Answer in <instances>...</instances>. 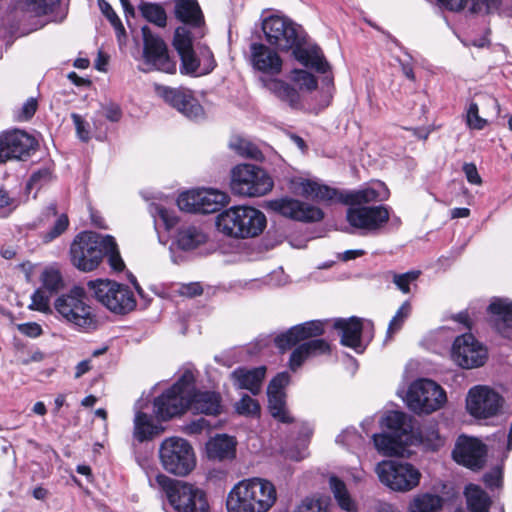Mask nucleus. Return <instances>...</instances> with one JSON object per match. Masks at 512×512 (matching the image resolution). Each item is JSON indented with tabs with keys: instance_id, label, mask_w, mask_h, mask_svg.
<instances>
[{
	"instance_id": "nucleus-1",
	"label": "nucleus",
	"mask_w": 512,
	"mask_h": 512,
	"mask_svg": "<svg viewBox=\"0 0 512 512\" xmlns=\"http://www.w3.org/2000/svg\"><path fill=\"white\" fill-rule=\"evenodd\" d=\"M296 193L309 199L329 201L339 200L348 205L349 224H382L390 220L386 206H365L370 202L384 201L389 197V189L382 182H376L359 190L338 192L326 185L312 180H301L295 185Z\"/></svg>"
},
{
	"instance_id": "nucleus-2",
	"label": "nucleus",
	"mask_w": 512,
	"mask_h": 512,
	"mask_svg": "<svg viewBox=\"0 0 512 512\" xmlns=\"http://www.w3.org/2000/svg\"><path fill=\"white\" fill-rule=\"evenodd\" d=\"M262 30L267 42L282 51L293 49L294 57L304 66L326 74L330 65L317 46L301 48V38L296 25L287 17L271 15L262 22Z\"/></svg>"
},
{
	"instance_id": "nucleus-3",
	"label": "nucleus",
	"mask_w": 512,
	"mask_h": 512,
	"mask_svg": "<svg viewBox=\"0 0 512 512\" xmlns=\"http://www.w3.org/2000/svg\"><path fill=\"white\" fill-rule=\"evenodd\" d=\"M277 501L275 485L268 479L251 477L237 482L227 495L228 512H268Z\"/></svg>"
},
{
	"instance_id": "nucleus-4",
	"label": "nucleus",
	"mask_w": 512,
	"mask_h": 512,
	"mask_svg": "<svg viewBox=\"0 0 512 512\" xmlns=\"http://www.w3.org/2000/svg\"><path fill=\"white\" fill-rule=\"evenodd\" d=\"M56 318L79 332L89 333L98 327L94 308L89 303L85 288L75 285L60 294L53 303Z\"/></svg>"
},
{
	"instance_id": "nucleus-5",
	"label": "nucleus",
	"mask_w": 512,
	"mask_h": 512,
	"mask_svg": "<svg viewBox=\"0 0 512 512\" xmlns=\"http://www.w3.org/2000/svg\"><path fill=\"white\" fill-rule=\"evenodd\" d=\"M111 247L112 236L92 231L81 232L70 245V261L79 271L91 272L98 268Z\"/></svg>"
},
{
	"instance_id": "nucleus-6",
	"label": "nucleus",
	"mask_w": 512,
	"mask_h": 512,
	"mask_svg": "<svg viewBox=\"0 0 512 512\" xmlns=\"http://www.w3.org/2000/svg\"><path fill=\"white\" fill-rule=\"evenodd\" d=\"M173 45L181 59V74L197 77L209 74L215 68L211 50L207 46L194 49L190 32L185 26L176 29Z\"/></svg>"
},
{
	"instance_id": "nucleus-7",
	"label": "nucleus",
	"mask_w": 512,
	"mask_h": 512,
	"mask_svg": "<svg viewBox=\"0 0 512 512\" xmlns=\"http://www.w3.org/2000/svg\"><path fill=\"white\" fill-rule=\"evenodd\" d=\"M155 482L177 512H209L206 494L202 489L161 473L156 475Z\"/></svg>"
},
{
	"instance_id": "nucleus-8",
	"label": "nucleus",
	"mask_w": 512,
	"mask_h": 512,
	"mask_svg": "<svg viewBox=\"0 0 512 512\" xmlns=\"http://www.w3.org/2000/svg\"><path fill=\"white\" fill-rule=\"evenodd\" d=\"M93 297L111 313L126 315L136 307V299L131 289L124 284L109 279H96L87 283Z\"/></svg>"
},
{
	"instance_id": "nucleus-9",
	"label": "nucleus",
	"mask_w": 512,
	"mask_h": 512,
	"mask_svg": "<svg viewBox=\"0 0 512 512\" xmlns=\"http://www.w3.org/2000/svg\"><path fill=\"white\" fill-rule=\"evenodd\" d=\"M194 383L193 372L186 370L176 383L154 400L156 416L166 421L188 410V396Z\"/></svg>"
},
{
	"instance_id": "nucleus-10",
	"label": "nucleus",
	"mask_w": 512,
	"mask_h": 512,
	"mask_svg": "<svg viewBox=\"0 0 512 512\" xmlns=\"http://www.w3.org/2000/svg\"><path fill=\"white\" fill-rule=\"evenodd\" d=\"M162 467L176 476L188 475L196 466V456L191 444L180 437L165 439L159 448Z\"/></svg>"
},
{
	"instance_id": "nucleus-11",
	"label": "nucleus",
	"mask_w": 512,
	"mask_h": 512,
	"mask_svg": "<svg viewBox=\"0 0 512 512\" xmlns=\"http://www.w3.org/2000/svg\"><path fill=\"white\" fill-rule=\"evenodd\" d=\"M447 397L444 389L430 379H418L409 386L405 402L416 414H430L443 407Z\"/></svg>"
},
{
	"instance_id": "nucleus-12",
	"label": "nucleus",
	"mask_w": 512,
	"mask_h": 512,
	"mask_svg": "<svg viewBox=\"0 0 512 512\" xmlns=\"http://www.w3.org/2000/svg\"><path fill=\"white\" fill-rule=\"evenodd\" d=\"M272 188V179L258 166L240 164L231 172V189L235 194L259 197L267 194Z\"/></svg>"
},
{
	"instance_id": "nucleus-13",
	"label": "nucleus",
	"mask_w": 512,
	"mask_h": 512,
	"mask_svg": "<svg viewBox=\"0 0 512 512\" xmlns=\"http://www.w3.org/2000/svg\"><path fill=\"white\" fill-rule=\"evenodd\" d=\"M227 193L214 188H196L180 193L176 204L180 211L189 214H212L229 203Z\"/></svg>"
},
{
	"instance_id": "nucleus-14",
	"label": "nucleus",
	"mask_w": 512,
	"mask_h": 512,
	"mask_svg": "<svg viewBox=\"0 0 512 512\" xmlns=\"http://www.w3.org/2000/svg\"><path fill=\"white\" fill-rule=\"evenodd\" d=\"M381 483L396 492H408L416 488L421 479L420 471L412 464L399 460H386L376 467Z\"/></svg>"
},
{
	"instance_id": "nucleus-15",
	"label": "nucleus",
	"mask_w": 512,
	"mask_h": 512,
	"mask_svg": "<svg viewBox=\"0 0 512 512\" xmlns=\"http://www.w3.org/2000/svg\"><path fill=\"white\" fill-rule=\"evenodd\" d=\"M155 231L161 244L167 245L171 239L170 250H192L209 239L203 226H155Z\"/></svg>"
},
{
	"instance_id": "nucleus-16",
	"label": "nucleus",
	"mask_w": 512,
	"mask_h": 512,
	"mask_svg": "<svg viewBox=\"0 0 512 512\" xmlns=\"http://www.w3.org/2000/svg\"><path fill=\"white\" fill-rule=\"evenodd\" d=\"M144 48L143 59L146 68L144 72L157 70L164 73L174 74L177 66L176 62L170 58L165 42L158 36L151 33L149 27L142 28Z\"/></svg>"
},
{
	"instance_id": "nucleus-17",
	"label": "nucleus",
	"mask_w": 512,
	"mask_h": 512,
	"mask_svg": "<svg viewBox=\"0 0 512 512\" xmlns=\"http://www.w3.org/2000/svg\"><path fill=\"white\" fill-rule=\"evenodd\" d=\"M451 357L458 366L472 369L485 363L487 350L472 334H463L454 340Z\"/></svg>"
},
{
	"instance_id": "nucleus-18",
	"label": "nucleus",
	"mask_w": 512,
	"mask_h": 512,
	"mask_svg": "<svg viewBox=\"0 0 512 512\" xmlns=\"http://www.w3.org/2000/svg\"><path fill=\"white\" fill-rule=\"evenodd\" d=\"M502 397L487 386H475L468 392L466 407L475 418L495 416L501 409Z\"/></svg>"
},
{
	"instance_id": "nucleus-19",
	"label": "nucleus",
	"mask_w": 512,
	"mask_h": 512,
	"mask_svg": "<svg viewBox=\"0 0 512 512\" xmlns=\"http://www.w3.org/2000/svg\"><path fill=\"white\" fill-rule=\"evenodd\" d=\"M37 141L25 131L15 129L0 135V162L23 159L35 151Z\"/></svg>"
},
{
	"instance_id": "nucleus-20",
	"label": "nucleus",
	"mask_w": 512,
	"mask_h": 512,
	"mask_svg": "<svg viewBox=\"0 0 512 512\" xmlns=\"http://www.w3.org/2000/svg\"><path fill=\"white\" fill-rule=\"evenodd\" d=\"M333 327L341 332V344L352 348L357 353H362L366 348V344L363 343V334L369 332V340L373 336L372 322L363 321L358 317L338 318L334 321Z\"/></svg>"
},
{
	"instance_id": "nucleus-21",
	"label": "nucleus",
	"mask_w": 512,
	"mask_h": 512,
	"mask_svg": "<svg viewBox=\"0 0 512 512\" xmlns=\"http://www.w3.org/2000/svg\"><path fill=\"white\" fill-rule=\"evenodd\" d=\"M270 210L288 219L300 222H318L323 219L321 209L296 199L282 198L267 203Z\"/></svg>"
},
{
	"instance_id": "nucleus-22",
	"label": "nucleus",
	"mask_w": 512,
	"mask_h": 512,
	"mask_svg": "<svg viewBox=\"0 0 512 512\" xmlns=\"http://www.w3.org/2000/svg\"><path fill=\"white\" fill-rule=\"evenodd\" d=\"M156 91L165 102L176 108L186 117L198 119L203 116V108L195 99L191 90L157 86Z\"/></svg>"
},
{
	"instance_id": "nucleus-23",
	"label": "nucleus",
	"mask_w": 512,
	"mask_h": 512,
	"mask_svg": "<svg viewBox=\"0 0 512 512\" xmlns=\"http://www.w3.org/2000/svg\"><path fill=\"white\" fill-rule=\"evenodd\" d=\"M290 381L287 372L278 373L267 387L268 408L273 418L282 423H291L293 418L286 409L285 387Z\"/></svg>"
},
{
	"instance_id": "nucleus-24",
	"label": "nucleus",
	"mask_w": 512,
	"mask_h": 512,
	"mask_svg": "<svg viewBox=\"0 0 512 512\" xmlns=\"http://www.w3.org/2000/svg\"><path fill=\"white\" fill-rule=\"evenodd\" d=\"M453 459L472 470L480 469L485 460V446L476 438L460 436L452 452Z\"/></svg>"
},
{
	"instance_id": "nucleus-25",
	"label": "nucleus",
	"mask_w": 512,
	"mask_h": 512,
	"mask_svg": "<svg viewBox=\"0 0 512 512\" xmlns=\"http://www.w3.org/2000/svg\"><path fill=\"white\" fill-rule=\"evenodd\" d=\"M325 321L312 320L291 327L274 338L275 345L282 351L291 348L308 338L317 337L324 332Z\"/></svg>"
},
{
	"instance_id": "nucleus-26",
	"label": "nucleus",
	"mask_w": 512,
	"mask_h": 512,
	"mask_svg": "<svg viewBox=\"0 0 512 512\" xmlns=\"http://www.w3.org/2000/svg\"><path fill=\"white\" fill-rule=\"evenodd\" d=\"M188 410L195 414L217 416L222 412V397L216 391L191 388L188 396Z\"/></svg>"
},
{
	"instance_id": "nucleus-27",
	"label": "nucleus",
	"mask_w": 512,
	"mask_h": 512,
	"mask_svg": "<svg viewBox=\"0 0 512 512\" xmlns=\"http://www.w3.org/2000/svg\"><path fill=\"white\" fill-rule=\"evenodd\" d=\"M250 50L251 62L255 69L270 75L281 72L282 59L277 52L261 43L251 44Z\"/></svg>"
},
{
	"instance_id": "nucleus-28",
	"label": "nucleus",
	"mask_w": 512,
	"mask_h": 512,
	"mask_svg": "<svg viewBox=\"0 0 512 512\" xmlns=\"http://www.w3.org/2000/svg\"><path fill=\"white\" fill-rule=\"evenodd\" d=\"M216 224H266V217L254 207L233 206L217 215Z\"/></svg>"
},
{
	"instance_id": "nucleus-29",
	"label": "nucleus",
	"mask_w": 512,
	"mask_h": 512,
	"mask_svg": "<svg viewBox=\"0 0 512 512\" xmlns=\"http://www.w3.org/2000/svg\"><path fill=\"white\" fill-rule=\"evenodd\" d=\"M265 375V366H259L251 369L239 367L230 374V378L236 388L246 389L253 395H257L261 391Z\"/></svg>"
},
{
	"instance_id": "nucleus-30",
	"label": "nucleus",
	"mask_w": 512,
	"mask_h": 512,
	"mask_svg": "<svg viewBox=\"0 0 512 512\" xmlns=\"http://www.w3.org/2000/svg\"><path fill=\"white\" fill-rule=\"evenodd\" d=\"M488 311L495 329L508 337L512 328V302L507 299H495L488 306Z\"/></svg>"
},
{
	"instance_id": "nucleus-31",
	"label": "nucleus",
	"mask_w": 512,
	"mask_h": 512,
	"mask_svg": "<svg viewBox=\"0 0 512 512\" xmlns=\"http://www.w3.org/2000/svg\"><path fill=\"white\" fill-rule=\"evenodd\" d=\"M330 352V346L324 339L307 341L296 347L290 355L289 367L297 370L306 359Z\"/></svg>"
},
{
	"instance_id": "nucleus-32",
	"label": "nucleus",
	"mask_w": 512,
	"mask_h": 512,
	"mask_svg": "<svg viewBox=\"0 0 512 512\" xmlns=\"http://www.w3.org/2000/svg\"><path fill=\"white\" fill-rule=\"evenodd\" d=\"M175 15L181 22L195 28H201L204 17L196 0H176Z\"/></svg>"
},
{
	"instance_id": "nucleus-33",
	"label": "nucleus",
	"mask_w": 512,
	"mask_h": 512,
	"mask_svg": "<svg viewBox=\"0 0 512 512\" xmlns=\"http://www.w3.org/2000/svg\"><path fill=\"white\" fill-rule=\"evenodd\" d=\"M374 446L377 451L385 456H402L407 440L391 433L373 435Z\"/></svg>"
},
{
	"instance_id": "nucleus-34",
	"label": "nucleus",
	"mask_w": 512,
	"mask_h": 512,
	"mask_svg": "<svg viewBox=\"0 0 512 512\" xmlns=\"http://www.w3.org/2000/svg\"><path fill=\"white\" fill-rule=\"evenodd\" d=\"M206 450L211 459H230L235 455V441L230 436L217 435L208 441Z\"/></svg>"
},
{
	"instance_id": "nucleus-35",
	"label": "nucleus",
	"mask_w": 512,
	"mask_h": 512,
	"mask_svg": "<svg viewBox=\"0 0 512 512\" xmlns=\"http://www.w3.org/2000/svg\"><path fill=\"white\" fill-rule=\"evenodd\" d=\"M381 426L383 429H387L389 433L408 441L411 426L405 413L399 411L388 412L382 418Z\"/></svg>"
},
{
	"instance_id": "nucleus-36",
	"label": "nucleus",
	"mask_w": 512,
	"mask_h": 512,
	"mask_svg": "<svg viewBox=\"0 0 512 512\" xmlns=\"http://www.w3.org/2000/svg\"><path fill=\"white\" fill-rule=\"evenodd\" d=\"M265 87L277 96L281 101L288 103L291 107H298L300 95L296 89L284 81L272 79L265 81Z\"/></svg>"
},
{
	"instance_id": "nucleus-37",
	"label": "nucleus",
	"mask_w": 512,
	"mask_h": 512,
	"mask_svg": "<svg viewBox=\"0 0 512 512\" xmlns=\"http://www.w3.org/2000/svg\"><path fill=\"white\" fill-rule=\"evenodd\" d=\"M300 228L292 232L288 237V242L292 247L304 248L309 240L324 237L327 235L325 226H297Z\"/></svg>"
},
{
	"instance_id": "nucleus-38",
	"label": "nucleus",
	"mask_w": 512,
	"mask_h": 512,
	"mask_svg": "<svg viewBox=\"0 0 512 512\" xmlns=\"http://www.w3.org/2000/svg\"><path fill=\"white\" fill-rule=\"evenodd\" d=\"M444 500L441 496L432 493L416 495L409 505V512H440Z\"/></svg>"
},
{
	"instance_id": "nucleus-39",
	"label": "nucleus",
	"mask_w": 512,
	"mask_h": 512,
	"mask_svg": "<svg viewBox=\"0 0 512 512\" xmlns=\"http://www.w3.org/2000/svg\"><path fill=\"white\" fill-rule=\"evenodd\" d=\"M468 509L471 512H489L491 500L487 493L478 485L469 484L465 488Z\"/></svg>"
},
{
	"instance_id": "nucleus-40",
	"label": "nucleus",
	"mask_w": 512,
	"mask_h": 512,
	"mask_svg": "<svg viewBox=\"0 0 512 512\" xmlns=\"http://www.w3.org/2000/svg\"><path fill=\"white\" fill-rule=\"evenodd\" d=\"M314 432L312 425L308 423L301 424L299 429V436L297 438V446L289 448L285 451V456L294 461H300L308 455V444Z\"/></svg>"
},
{
	"instance_id": "nucleus-41",
	"label": "nucleus",
	"mask_w": 512,
	"mask_h": 512,
	"mask_svg": "<svg viewBox=\"0 0 512 512\" xmlns=\"http://www.w3.org/2000/svg\"><path fill=\"white\" fill-rule=\"evenodd\" d=\"M162 429L153 423V420L146 413H136L134 419V436L140 441L151 439L160 434Z\"/></svg>"
},
{
	"instance_id": "nucleus-42",
	"label": "nucleus",
	"mask_w": 512,
	"mask_h": 512,
	"mask_svg": "<svg viewBox=\"0 0 512 512\" xmlns=\"http://www.w3.org/2000/svg\"><path fill=\"white\" fill-rule=\"evenodd\" d=\"M329 485L334 498L342 509L349 512L356 509V503L351 498L346 485L342 480L336 476H331L329 479Z\"/></svg>"
},
{
	"instance_id": "nucleus-43",
	"label": "nucleus",
	"mask_w": 512,
	"mask_h": 512,
	"mask_svg": "<svg viewBox=\"0 0 512 512\" xmlns=\"http://www.w3.org/2000/svg\"><path fill=\"white\" fill-rule=\"evenodd\" d=\"M336 443L345 447L352 453H358L364 448V437L352 427L344 429L337 437Z\"/></svg>"
},
{
	"instance_id": "nucleus-44",
	"label": "nucleus",
	"mask_w": 512,
	"mask_h": 512,
	"mask_svg": "<svg viewBox=\"0 0 512 512\" xmlns=\"http://www.w3.org/2000/svg\"><path fill=\"white\" fill-rule=\"evenodd\" d=\"M265 226H216L217 232L223 237L245 239L256 237L263 232Z\"/></svg>"
},
{
	"instance_id": "nucleus-45",
	"label": "nucleus",
	"mask_w": 512,
	"mask_h": 512,
	"mask_svg": "<svg viewBox=\"0 0 512 512\" xmlns=\"http://www.w3.org/2000/svg\"><path fill=\"white\" fill-rule=\"evenodd\" d=\"M418 434L421 443L431 450H436L444 444V440L439 434L438 427L434 423H429L421 427Z\"/></svg>"
},
{
	"instance_id": "nucleus-46",
	"label": "nucleus",
	"mask_w": 512,
	"mask_h": 512,
	"mask_svg": "<svg viewBox=\"0 0 512 512\" xmlns=\"http://www.w3.org/2000/svg\"><path fill=\"white\" fill-rule=\"evenodd\" d=\"M60 0H22V9L33 16L46 15L53 11Z\"/></svg>"
},
{
	"instance_id": "nucleus-47",
	"label": "nucleus",
	"mask_w": 512,
	"mask_h": 512,
	"mask_svg": "<svg viewBox=\"0 0 512 512\" xmlns=\"http://www.w3.org/2000/svg\"><path fill=\"white\" fill-rule=\"evenodd\" d=\"M139 10L147 21L159 27L166 25L167 16L162 6L154 3H142L139 6Z\"/></svg>"
},
{
	"instance_id": "nucleus-48",
	"label": "nucleus",
	"mask_w": 512,
	"mask_h": 512,
	"mask_svg": "<svg viewBox=\"0 0 512 512\" xmlns=\"http://www.w3.org/2000/svg\"><path fill=\"white\" fill-rule=\"evenodd\" d=\"M503 8V0H471L469 10L480 15L499 14Z\"/></svg>"
},
{
	"instance_id": "nucleus-49",
	"label": "nucleus",
	"mask_w": 512,
	"mask_h": 512,
	"mask_svg": "<svg viewBox=\"0 0 512 512\" xmlns=\"http://www.w3.org/2000/svg\"><path fill=\"white\" fill-rule=\"evenodd\" d=\"M411 314V304L408 301H405L400 308L397 310L396 314L391 319L388 329H387V338H391L393 334L398 332L406 319Z\"/></svg>"
},
{
	"instance_id": "nucleus-50",
	"label": "nucleus",
	"mask_w": 512,
	"mask_h": 512,
	"mask_svg": "<svg viewBox=\"0 0 512 512\" xmlns=\"http://www.w3.org/2000/svg\"><path fill=\"white\" fill-rule=\"evenodd\" d=\"M149 212L153 216L155 222L161 221L163 224H176L180 221L175 210L165 208L160 204L152 203L149 207Z\"/></svg>"
},
{
	"instance_id": "nucleus-51",
	"label": "nucleus",
	"mask_w": 512,
	"mask_h": 512,
	"mask_svg": "<svg viewBox=\"0 0 512 512\" xmlns=\"http://www.w3.org/2000/svg\"><path fill=\"white\" fill-rule=\"evenodd\" d=\"M230 147L243 157L258 159L261 156V152L255 145L241 138L232 140Z\"/></svg>"
},
{
	"instance_id": "nucleus-52",
	"label": "nucleus",
	"mask_w": 512,
	"mask_h": 512,
	"mask_svg": "<svg viewBox=\"0 0 512 512\" xmlns=\"http://www.w3.org/2000/svg\"><path fill=\"white\" fill-rule=\"evenodd\" d=\"M235 411L243 416H257L260 412L259 403L249 395H243L234 405Z\"/></svg>"
},
{
	"instance_id": "nucleus-53",
	"label": "nucleus",
	"mask_w": 512,
	"mask_h": 512,
	"mask_svg": "<svg viewBox=\"0 0 512 512\" xmlns=\"http://www.w3.org/2000/svg\"><path fill=\"white\" fill-rule=\"evenodd\" d=\"M291 80L299 86L301 90L312 91L317 87L315 77L305 70L292 71Z\"/></svg>"
},
{
	"instance_id": "nucleus-54",
	"label": "nucleus",
	"mask_w": 512,
	"mask_h": 512,
	"mask_svg": "<svg viewBox=\"0 0 512 512\" xmlns=\"http://www.w3.org/2000/svg\"><path fill=\"white\" fill-rule=\"evenodd\" d=\"M42 284L49 292L58 291L62 286V276L60 272L54 268H47L41 276Z\"/></svg>"
},
{
	"instance_id": "nucleus-55",
	"label": "nucleus",
	"mask_w": 512,
	"mask_h": 512,
	"mask_svg": "<svg viewBox=\"0 0 512 512\" xmlns=\"http://www.w3.org/2000/svg\"><path fill=\"white\" fill-rule=\"evenodd\" d=\"M419 276L420 271L418 270L408 271L403 274H394L393 283L401 292L407 294L410 292V284L415 282Z\"/></svg>"
},
{
	"instance_id": "nucleus-56",
	"label": "nucleus",
	"mask_w": 512,
	"mask_h": 512,
	"mask_svg": "<svg viewBox=\"0 0 512 512\" xmlns=\"http://www.w3.org/2000/svg\"><path fill=\"white\" fill-rule=\"evenodd\" d=\"M98 5H99L101 12L105 15V17L109 20L111 25L115 28L118 36L120 34H124V32H125L124 26L122 25L120 18L115 13V11L111 7V5L105 0H98Z\"/></svg>"
},
{
	"instance_id": "nucleus-57",
	"label": "nucleus",
	"mask_w": 512,
	"mask_h": 512,
	"mask_svg": "<svg viewBox=\"0 0 512 512\" xmlns=\"http://www.w3.org/2000/svg\"><path fill=\"white\" fill-rule=\"evenodd\" d=\"M294 512H327V505L319 498H305Z\"/></svg>"
},
{
	"instance_id": "nucleus-58",
	"label": "nucleus",
	"mask_w": 512,
	"mask_h": 512,
	"mask_svg": "<svg viewBox=\"0 0 512 512\" xmlns=\"http://www.w3.org/2000/svg\"><path fill=\"white\" fill-rule=\"evenodd\" d=\"M30 307L43 313L51 312L49 296L44 289H38L33 293Z\"/></svg>"
},
{
	"instance_id": "nucleus-59",
	"label": "nucleus",
	"mask_w": 512,
	"mask_h": 512,
	"mask_svg": "<svg viewBox=\"0 0 512 512\" xmlns=\"http://www.w3.org/2000/svg\"><path fill=\"white\" fill-rule=\"evenodd\" d=\"M41 220L52 224H69L68 216L65 213H59L53 203L44 209Z\"/></svg>"
},
{
	"instance_id": "nucleus-60",
	"label": "nucleus",
	"mask_w": 512,
	"mask_h": 512,
	"mask_svg": "<svg viewBox=\"0 0 512 512\" xmlns=\"http://www.w3.org/2000/svg\"><path fill=\"white\" fill-rule=\"evenodd\" d=\"M340 231L360 236V237H369V236H376L380 233V227L381 226H340Z\"/></svg>"
},
{
	"instance_id": "nucleus-61",
	"label": "nucleus",
	"mask_w": 512,
	"mask_h": 512,
	"mask_svg": "<svg viewBox=\"0 0 512 512\" xmlns=\"http://www.w3.org/2000/svg\"><path fill=\"white\" fill-rule=\"evenodd\" d=\"M486 120L479 116V108L476 103H471L467 110V125L472 129H483L486 125Z\"/></svg>"
},
{
	"instance_id": "nucleus-62",
	"label": "nucleus",
	"mask_w": 512,
	"mask_h": 512,
	"mask_svg": "<svg viewBox=\"0 0 512 512\" xmlns=\"http://www.w3.org/2000/svg\"><path fill=\"white\" fill-rule=\"evenodd\" d=\"M105 256L108 257L109 265L114 271L120 272L124 269L125 264L119 254L117 244L113 237L111 251H107V253H105Z\"/></svg>"
},
{
	"instance_id": "nucleus-63",
	"label": "nucleus",
	"mask_w": 512,
	"mask_h": 512,
	"mask_svg": "<svg viewBox=\"0 0 512 512\" xmlns=\"http://www.w3.org/2000/svg\"><path fill=\"white\" fill-rule=\"evenodd\" d=\"M265 280L267 286L279 287L288 283V276L280 268L278 270L273 271L271 274L265 277Z\"/></svg>"
},
{
	"instance_id": "nucleus-64",
	"label": "nucleus",
	"mask_w": 512,
	"mask_h": 512,
	"mask_svg": "<svg viewBox=\"0 0 512 512\" xmlns=\"http://www.w3.org/2000/svg\"><path fill=\"white\" fill-rule=\"evenodd\" d=\"M483 480L487 487L493 489L498 488L502 483V471L499 467L494 468L483 476Z\"/></svg>"
}]
</instances>
